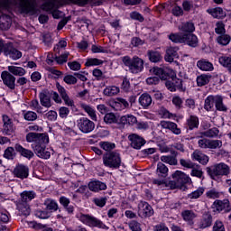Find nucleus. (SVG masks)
Masks as SVG:
<instances>
[{
	"mask_svg": "<svg viewBox=\"0 0 231 231\" xmlns=\"http://www.w3.org/2000/svg\"><path fill=\"white\" fill-rule=\"evenodd\" d=\"M211 79H212V75L210 74H201L197 77V85L199 88H203V86H207V84L210 82Z\"/></svg>",
	"mask_w": 231,
	"mask_h": 231,
	"instance_id": "36",
	"label": "nucleus"
},
{
	"mask_svg": "<svg viewBox=\"0 0 231 231\" xmlns=\"http://www.w3.org/2000/svg\"><path fill=\"white\" fill-rule=\"evenodd\" d=\"M63 82H65V84H68L69 86H73L77 84L78 79L76 76L68 74L63 78Z\"/></svg>",
	"mask_w": 231,
	"mask_h": 231,
	"instance_id": "55",
	"label": "nucleus"
},
{
	"mask_svg": "<svg viewBox=\"0 0 231 231\" xmlns=\"http://www.w3.org/2000/svg\"><path fill=\"white\" fill-rule=\"evenodd\" d=\"M215 107L217 111H223V112L228 111V108L226 107V106L223 104V97L221 96H216Z\"/></svg>",
	"mask_w": 231,
	"mask_h": 231,
	"instance_id": "38",
	"label": "nucleus"
},
{
	"mask_svg": "<svg viewBox=\"0 0 231 231\" xmlns=\"http://www.w3.org/2000/svg\"><path fill=\"white\" fill-rule=\"evenodd\" d=\"M18 8L21 14H30V15H36V14H39L36 0H20Z\"/></svg>",
	"mask_w": 231,
	"mask_h": 231,
	"instance_id": "10",
	"label": "nucleus"
},
{
	"mask_svg": "<svg viewBox=\"0 0 231 231\" xmlns=\"http://www.w3.org/2000/svg\"><path fill=\"white\" fill-rule=\"evenodd\" d=\"M12 27V18L8 14H2L0 16V30L6 32Z\"/></svg>",
	"mask_w": 231,
	"mask_h": 231,
	"instance_id": "28",
	"label": "nucleus"
},
{
	"mask_svg": "<svg viewBox=\"0 0 231 231\" xmlns=\"http://www.w3.org/2000/svg\"><path fill=\"white\" fill-rule=\"evenodd\" d=\"M128 226L132 231H142V224L136 220L130 221Z\"/></svg>",
	"mask_w": 231,
	"mask_h": 231,
	"instance_id": "59",
	"label": "nucleus"
},
{
	"mask_svg": "<svg viewBox=\"0 0 231 231\" xmlns=\"http://www.w3.org/2000/svg\"><path fill=\"white\" fill-rule=\"evenodd\" d=\"M40 103L43 107H51V97L50 96V90L43 89L39 94Z\"/></svg>",
	"mask_w": 231,
	"mask_h": 231,
	"instance_id": "22",
	"label": "nucleus"
},
{
	"mask_svg": "<svg viewBox=\"0 0 231 231\" xmlns=\"http://www.w3.org/2000/svg\"><path fill=\"white\" fill-rule=\"evenodd\" d=\"M198 168H199V164H197V168L196 166L191 168L190 176H192L193 178H199V180H201V178H203V171Z\"/></svg>",
	"mask_w": 231,
	"mask_h": 231,
	"instance_id": "56",
	"label": "nucleus"
},
{
	"mask_svg": "<svg viewBox=\"0 0 231 231\" xmlns=\"http://www.w3.org/2000/svg\"><path fill=\"white\" fill-rule=\"evenodd\" d=\"M213 207L216 208L217 212H225V214L231 212L230 200L227 199L223 200L216 199L213 203Z\"/></svg>",
	"mask_w": 231,
	"mask_h": 231,
	"instance_id": "14",
	"label": "nucleus"
},
{
	"mask_svg": "<svg viewBox=\"0 0 231 231\" xmlns=\"http://www.w3.org/2000/svg\"><path fill=\"white\" fill-rule=\"evenodd\" d=\"M216 26L215 33H217V35H225V33H226V29H225V23L223 22H217Z\"/></svg>",
	"mask_w": 231,
	"mask_h": 231,
	"instance_id": "54",
	"label": "nucleus"
},
{
	"mask_svg": "<svg viewBox=\"0 0 231 231\" xmlns=\"http://www.w3.org/2000/svg\"><path fill=\"white\" fill-rule=\"evenodd\" d=\"M197 67L201 71H213L214 70V64L208 61V60L202 59L197 62Z\"/></svg>",
	"mask_w": 231,
	"mask_h": 231,
	"instance_id": "30",
	"label": "nucleus"
},
{
	"mask_svg": "<svg viewBox=\"0 0 231 231\" xmlns=\"http://www.w3.org/2000/svg\"><path fill=\"white\" fill-rule=\"evenodd\" d=\"M46 210H50L51 212H57L59 210V204L55 200H51L50 202H45Z\"/></svg>",
	"mask_w": 231,
	"mask_h": 231,
	"instance_id": "53",
	"label": "nucleus"
},
{
	"mask_svg": "<svg viewBox=\"0 0 231 231\" xmlns=\"http://www.w3.org/2000/svg\"><path fill=\"white\" fill-rule=\"evenodd\" d=\"M103 165L108 169H120L122 167V155L117 152H105L102 157Z\"/></svg>",
	"mask_w": 231,
	"mask_h": 231,
	"instance_id": "7",
	"label": "nucleus"
},
{
	"mask_svg": "<svg viewBox=\"0 0 231 231\" xmlns=\"http://www.w3.org/2000/svg\"><path fill=\"white\" fill-rule=\"evenodd\" d=\"M206 171L211 180H216L219 176H228L230 174V166L225 162H220L207 167Z\"/></svg>",
	"mask_w": 231,
	"mask_h": 231,
	"instance_id": "9",
	"label": "nucleus"
},
{
	"mask_svg": "<svg viewBox=\"0 0 231 231\" xmlns=\"http://www.w3.org/2000/svg\"><path fill=\"white\" fill-rule=\"evenodd\" d=\"M104 64V60L97 58H88L85 62L86 68H91L93 66H102Z\"/></svg>",
	"mask_w": 231,
	"mask_h": 231,
	"instance_id": "42",
	"label": "nucleus"
},
{
	"mask_svg": "<svg viewBox=\"0 0 231 231\" xmlns=\"http://www.w3.org/2000/svg\"><path fill=\"white\" fill-rule=\"evenodd\" d=\"M183 44H187L190 48H198V44H199L198 36L194 33H184Z\"/></svg>",
	"mask_w": 231,
	"mask_h": 231,
	"instance_id": "23",
	"label": "nucleus"
},
{
	"mask_svg": "<svg viewBox=\"0 0 231 231\" xmlns=\"http://www.w3.org/2000/svg\"><path fill=\"white\" fill-rule=\"evenodd\" d=\"M147 57L150 62H152L153 64L163 62V56H162V52L158 51L149 50L147 51Z\"/></svg>",
	"mask_w": 231,
	"mask_h": 231,
	"instance_id": "24",
	"label": "nucleus"
},
{
	"mask_svg": "<svg viewBox=\"0 0 231 231\" xmlns=\"http://www.w3.org/2000/svg\"><path fill=\"white\" fill-rule=\"evenodd\" d=\"M212 215L210 213H205L200 220V228H210L212 226Z\"/></svg>",
	"mask_w": 231,
	"mask_h": 231,
	"instance_id": "33",
	"label": "nucleus"
},
{
	"mask_svg": "<svg viewBox=\"0 0 231 231\" xmlns=\"http://www.w3.org/2000/svg\"><path fill=\"white\" fill-rule=\"evenodd\" d=\"M152 72L160 77L161 80H166L165 86L168 91L171 93H175V91L185 93L187 91V87H183V79L173 76L169 69L153 67Z\"/></svg>",
	"mask_w": 231,
	"mask_h": 231,
	"instance_id": "2",
	"label": "nucleus"
},
{
	"mask_svg": "<svg viewBox=\"0 0 231 231\" xmlns=\"http://www.w3.org/2000/svg\"><path fill=\"white\" fill-rule=\"evenodd\" d=\"M4 55L10 57L13 60H19V59L23 57V52L14 47V43L12 42H9L6 43L5 52H4Z\"/></svg>",
	"mask_w": 231,
	"mask_h": 231,
	"instance_id": "13",
	"label": "nucleus"
},
{
	"mask_svg": "<svg viewBox=\"0 0 231 231\" xmlns=\"http://www.w3.org/2000/svg\"><path fill=\"white\" fill-rule=\"evenodd\" d=\"M168 39L174 42L175 44H183L185 42V33L181 32H171Z\"/></svg>",
	"mask_w": 231,
	"mask_h": 231,
	"instance_id": "32",
	"label": "nucleus"
},
{
	"mask_svg": "<svg viewBox=\"0 0 231 231\" xmlns=\"http://www.w3.org/2000/svg\"><path fill=\"white\" fill-rule=\"evenodd\" d=\"M206 197L208 199H217L218 198L221 197V193L216 190L215 188H213L206 192Z\"/></svg>",
	"mask_w": 231,
	"mask_h": 231,
	"instance_id": "52",
	"label": "nucleus"
},
{
	"mask_svg": "<svg viewBox=\"0 0 231 231\" xmlns=\"http://www.w3.org/2000/svg\"><path fill=\"white\" fill-rule=\"evenodd\" d=\"M77 125L79 131L84 133V134H88V133H92V131L95 130V123L88 117H80L78 119Z\"/></svg>",
	"mask_w": 231,
	"mask_h": 231,
	"instance_id": "11",
	"label": "nucleus"
},
{
	"mask_svg": "<svg viewBox=\"0 0 231 231\" xmlns=\"http://www.w3.org/2000/svg\"><path fill=\"white\" fill-rule=\"evenodd\" d=\"M180 30L184 32V33H192L193 32H195L196 27L194 26V23L192 22H187L186 23H184Z\"/></svg>",
	"mask_w": 231,
	"mask_h": 231,
	"instance_id": "46",
	"label": "nucleus"
},
{
	"mask_svg": "<svg viewBox=\"0 0 231 231\" xmlns=\"http://www.w3.org/2000/svg\"><path fill=\"white\" fill-rule=\"evenodd\" d=\"M14 174L15 178H19L20 180H26V178L30 176V168L24 164H18L14 169Z\"/></svg>",
	"mask_w": 231,
	"mask_h": 231,
	"instance_id": "18",
	"label": "nucleus"
},
{
	"mask_svg": "<svg viewBox=\"0 0 231 231\" xmlns=\"http://www.w3.org/2000/svg\"><path fill=\"white\" fill-rule=\"evenodd\" d=\"M231 37L230 34H220L217 38V42L220 44V46H228L230 44Z\"/></svg>",
	"mask_w": 231,
	"mask_h": 231,
	"instance_id": "41",
	"label": "nucleus"
},
{
	"mask_svg": "<svg viewBox=\"0 0 231 231\" xmlns=\"http://www.w3.org/2000/svg\"><path fill=\"white\" fill-rule=\"evenodd\" d=\"M161 162L163 163H168L169 165H178V159L171 155H162L161 157Z\"/></svg>",
	"mask_w": 231,
	"mask_h": 231,
	"instance_id": "45",
	"label": "nucleus"
},
{
	"mask_svg": "<svg viewBox=\"0 0 231 231\" xmlns=\"http://www.w3.org/2000/svg\"><path fill=\"white\" fill-rule=\"evenodd\" d=\"M118 93H120V88L116 86L107 87L103 91L105 97H115V95H118Z\"/></svg>",
	"mask_w": 231,
	"mask_h": 231,
	"instance_id": "39",
	"label": "nucleus"
},
{
	"mask_svg": "<svg viewBox=\"0 0 231 231\" xmlns=\"http://www.w3.org/2000/svg\"><path fill=\"white\" fill-rule=\"evenodd\" d=\"M77 219H79L83 225L90 226V228H99L101 230H107L109 226H106L102 220L89 214L79 213L76 216Z\"/></svg>",
	"mask_w": 231,
	"mask_h": 231,
	"instance_id": "8",
	"label": "nucleus"
},
{
	"mask_svg": "<svg viewBox=\"0 0 231 231\" xmlns=\"http://www.w3.org/2000/svg\"><path fill=\"white\" fill-rule=\"evenodd\" d=\"M208 145V149H219L223 147V142L220 140H209Z\"/></svg>",
	"mask_w": 231,
	"mask_h": 231,
	"instance_id": "60",
	"label": "nucleus"
},
{
	"mask_svg": "<svg viewBox=\"0 0 231 231\" xmlns=\"http://www.w3.org/2000/svg\"><path fill=\"white\" fill-rule=\"evenodd\" d=\"M56 89H58V93L61 100H64V98H67L69 96L68 95V90H66L60 82H56Z\"/></svg>",
	"mask_w": 231,
	"mask_h": 231,
	"instance_id": "49",
	"label": "nucleus"
},
{
	"mask_svg": "<svg viewBox=\"0 0 231 231\" xmlns=\"http://www.w3.org/2000/svg\"><path fill=\"white\" fill-rule=\"evenodd\" d=\"M106 124H118V117L114 113H107L104 116Z\"/></svg>",
	"mask_w": 231,
	"mask_h": 231,
	"instance_id": "47",
	"label": "nucleus"
},
{
	"mask_svg": "<svg viewBox=\"0 0 231 231\" xmlns=\"http://www.w3.org/2000/svg\"><path fill=\"white\" fill-rule=\"evenodd\" d=\"M156 174L159 178H167L169 176V168L162 162L157 163Z\"/></svg>",
	"mask_w": 231,
	"mask_h": 231,
	"instance_id": "31",
	"label": "nucleus"
},
{
	"mask_svg": "<svg viewBox=\"0 0 231 231\" xmlns=\"http://www.w3.org/2000/svg\"><path fill=\"white\" fill-rule=\"evenodd\" d=\"M172 180H169L170 190H189V185H192V179L187 173L177 170L171 174Z\"/></svg>",
	"mask_w": 231,
	"mask_h": 231,
	"instance_id": "3",
	"label": "nucleus"
},
{
	"mask_svg": "<svg viewBox=\"0 0 231 231\" xmlns=\"http://www.w3.org/2000/svg\"><path fill=\"white\" fill-rule=\"evenodd\" d=\"M209 14L212 15V17H214V19H221V17H224L223 8L221 7L211 9Z\"/></svg>",
	"mask_w": 231,
	"mask_h": 231,
	"instance_id": "51",
	"label": "nucleus"
},
{
	"mask_svg": "<svg viewBox=\"0 0 231 231\" xmlns=\"http://www.w3.org/2000/svg\"><path fill=\"white\" fill-rule=\"evenodd\" d=\"M62 3L64 5H69V3H71L72 5H77L78 6H88V5L101 6L102 5L101 1L95 2V0H62ZM54 8L55 0H49L41 6V9L43 10V12H51V10H53Z\"/></svg>",
	"mask_w": 231,
	"mask_h": 231,
	"instance_id": "5",
	"label": "nucleus"
},
{
	"mask_svg": "<svg viewBox=\"0 0 231 231\" xmlns=\"http://www.w3.org/2000/svg\"><path fill=\"white\" fill-rule=\"evenodd\" d=\"M35 198H37V193L33 190H24L20 194V199L18 200L16 207L22 216L28 217L30 212H32L30 204L28 203H30L32 199H35Z\"/></svg>",
	"mask_w": 231,
	"mask_h": 231,
	"instance_id": "4",
	"label": "nucleus"
},
{
	"mask_svg": "<svg viewBox=\"0 0 231 231\" xmlns=\"http://www.w3.org/2000/svg\"><path fill=\"white\" fill-rule=\"evenodd\" d=\"M35 216L39 217V219H48L51 217V212L46 210V209H37L35 211Z\"/></svg>",
	"mask_w": 231,
	"mask_h": 231,
	"instance_id": "48",
	"label": "nucleus"
},
{
	"mask_svg": "<svg viewBox=\"0 0 231 231\" xmlns=\"http://www.w3.org/2000/svg\"><path fill=\"white\" fill-rule=\"evenodd\" d=\"M7 69L8 72L14 77H24V75L26 74V69L23 67L11 65L7 67Z\"/></svg>",
	"mask_w": 231,
	"mask_h": 231,
	"instance_id": "29",
	"label": "nucleus"
},
{
	"mask_svg": "<svg viewBox=\"0 0 231 231\" xmlns=\"http://www.w3.org/2000/svg\"><path fill=\"white\" fill-rule=\"evenodd\" d=\"M49 95L56 104H60L62 102V98L57 91L49 90Z\"/></svg>",
	"mask_w": 231,
	"mask_h": 231,
	"instance_id": "63",
	"label": "nucleus"
},
{
	"mask_svg": "<svg viewBox=\"0 0 231 231\" xmlns=\"http://www.w3.org/2000/svg\"><path fill=\"white\" fill-rule=\"evenodd\" d=\"M15 151L17 154H19L22 158H25L26 160H32L35 157V153L33 151L24 148L21 143H15Z\"/></svg>",
	"mask_w": 231,
	"mask_h": 231,
	"instance_id": "19",
	"label": "nucleus"
},
{
	"mask_svg": "<svg viewBox=\"0 0 231 231\" xmlns=\"http://www.w3.org/2000/svg\"><path fill=\"white\" fill-rule=\"evenodd\" d=\"M139 208L138 216L140 217H151V216L154 215V209L147 201H141Z\"/></svg>",
	"mask_w": 231,
	"mask_h": 231,
	"instance_id": "16",
	"label": "nucleus"
},
{
	"mask_svg": "<svg viewBox=\"0 0 231 231\" xmlns=\"http://www.w3.org/2000/svg\"><path fill=\"white\" fill-rule=\"evenodd\" d=\"M128 140L130 142V145L133 149H136V151H140V149H142V147H143V145L145 143H147V142L145 141V139L140 135H138V134H131L128 135Z\"/></svg>",
	"mask_w": 231,
	"mask_h": 231,
	"instance_id": "12",
	"label": "nucleus"
},
{
	"mask_svg": "<svg viewBox=\"0 0 231 231\" xmlns=\"http://www.w3.org/2000/svg\"><path fill=\"white\" fill-rule=\"evenodd\" d=\"M123 64L128 68L130 73L136 75L143 71V60L138 56H134L130 58L129 56H125L122 58Z\"/></svg>",
	"mask_w": 231,
	"mask_h": 231,
	"instance_id": "6",
	"label": "nucleus"
},
{
	"mask_svg": "<svg viewBox=\"0 0 231 231\" xmlns=\"http://www.w3.org/2000/svg\"><path fill=\"white\" fill-rule=\"evenodd\" d=\"M181 217L184 221H188V223H192L194 218L196 217V214L192 210L186 209L181 212Z\"/></svg>",
	"mask_w": 231,
	"mask_h": 231,
	"instance_id": "43",
	"label": "nucleus"
},
{
	"mask_svg": "<svg viewBox=\"0 0 231 231\" xmlns=\"http://www.w3.org/2000/svg\"><path fill=\"white\" fill-rule=\"evenodd\" d=\"M201 134L202 136H206V138H217V136H219V129L213 127L208 131L202 132Z\"/></svg>",
	"mask_w": 231,
	"mask_h": 231,
	"instance_id": "40",
	"label": "nucleus"
},
{
	"mask_svg": "<svg viewBox=\"0 0 231 231\" xmlns=\"http://www.w3.org/2000/svg\"><path fill=\"white\" fill-rule=\"evenodd\" d=\"M153 231H170L165 223H160L153 226Z\"/></svg>",
	"mask_w": 231,
	"mask_h": 231,
	"instance_id": "64",
	"label": "nucleus"
},
{
	"mask_svg": "<svg viewBox=\"0 0 231 231\" xmlns=\"http://www.w3.org/2000/svg\"><path fill=\"white\" fill-rule=\"evenodd\" d=\"M139 104L142 106L143 109H149L150 106L152 104V97L148 93H143L139 97Z\"/></svg>",
	"mask_w": 231,
	"mask_h": 231,
	"instance_id": "27",
	"label": "nucleus"
},
{
	"mask_svg": "<svg viewBox=\"0 0 231 231\" xmlns=\"http://www.w3.org/2000/svg\"><path fill=\"white\" fill-rule=\"evenodd\" d=\"M68 57H69V52H65L60 56H57V54H55V61L60 66H62V64H66V62H68Z\"/></svg>",
	"mask_w": 231,
	"mask_h": 231,
	"instance_id": "50",
	"label": "nucleus"
},
{
	"mask_svg": "<svg viewBox=\"0 0 231 231\" xmlns=\"http://www.w3.org/2000/svg\"><path fill=\"white\" fill-rule=\"evenodd\" d=\"M4 125L2 129V133L5 136H12L14 134V122L12 118L7 115H4L2 117Z\"/></svg>",
	"mask_w": 231,
	"mask_h": 231,
	"instance_id": "15",
	"label": "nucleus"
},
{
	"mask_svg": "<svg viewBox=\"0 0 231 231\" xmlns=\"http://www.w3.org/2000/svg\"><path fill=\"white\" fill-rule=\"evenodd\" d=\"M171 102L176 109H181L183 107V99L180 96L173 97Z\"/></svg>",
	"mask_w": 231,
	"mask_h": 231,
	"instance_id": "62",
	"label": "nucleus"
},
{
	"mask_svg": "<svg viewBox=\"0 0 231 231\" xmlns=\"http://www.w3.org/2000/svg\"><path fill=\"white\" fill-rule=\"evenodd\" d=\"M212 231H226L225 228V224H223V221L217 219L214 222L212 226Z\"/></svg>",
	"mask_w": 231,
	"mask_h": 231,
	"instance_id": "58",
	"label": "nucleus"
},
{
	"mask_svg": "<svg viewBox=\"0 0 231 231\" xmlns=\"http://www.w3.org/2000/svg\"><path fill=\"white\" fill-rule=\"evenodd\" d=\"M191 158L194 162H199V163H200L201 165H207V163H208L210 160V158L207 154L200 152H194L191 154Z\"/></svg>",
	"mask_w": 231,
	"mask_h": 231,
	"instance_id": "26",
	"label": "nucleus"
},
{
	"mask_svg": "<svg viewBox=\"0 0 231 231\" xmlns=\"http://www.w3.org/2000/svg\"><path fill=\"white\" fill-rule=\"evenodd\" d=\"M25 140L28 143H32L31 147L38 158L42 160L51 158V149L47 148L48 143H50L48 133L30 132L26 134Z\"/></svg>",
	"mask_w": 231,
	"mask_h": 231,
	"instance_id": "1",
	"label": "nucleus"
},
{
	"mask_svg": "<svg viewBox=\"0 0 231 231\" xmlns=\"http://www.w3.org/2000/svg\"><path fill=\"white\" fill-rule=\"evenodd\" d=\"M204 192H205V188L199 187L198 189L188 194V198L189 199H198L201 198V196H203Z\"/></svg>",
	"mask_w": 231,
	"mask_h": 231,
	"instance_id": "44",
	"label": "nucleus"
},
{
	"mask_svg": "<svg viewBox=\"0 0 231 231\" xmlns=\"http://www.w3.org/2000/svg\"><path fill=\"white\" fill-rule=\"evenodd\" d=\"M186 129L187 131H194L199 127V117L198 116L191 115L186 119Z\"/></svg>",
	"mask_w": 231,
	"mask_h": 231,
	"instance_id": "20",
	"label": "nucleus"
},
{
	"mask_svg": "<svg viewBox=\"0 0 231 231\" xmlns=\"http://www.w3.org/2000/svg\"><path fill=\"white\" fill-rule=\"evenodd\" d=\"M162 126L163 129H169L173 134L179 135L181 133V128L178 127V125L172 121H163L162 122Z\"/></svg>",
	"mask_w": 231,
	"mask_h": 231,
	"instance_id": "25",
	"label": "nucleus"
},
{
	"mask_svg": "<svg viewBox=\"0 0 231 231\" xmlns=\"http://www.w3.org/2000/svg\"><path fill=\"white\" fill-rule=\"evenodd\" d=\"M216 106V96H208L204 101V109L208 112L212 111Z\"/></svg>",
	"mask_w": 231,
	"mask_h": 231,
	"instance_id": "35",
	"label": "nucleus"
},
{
	"mask_svg": "<svg viewBox=\"0 0 231 231\" xmlns=\"http://www.w3.org/2000/svg\"><path fill=\"white\" fill-rule=\"evenodd\" d=\"M218 62L224 68H227V69H229V68H231V58L230 57L222 56L218 59Z\"/></svg>",
	"mask_w": 231,
	"mask_h": 231,
	"instance_id": "57",
	"label": "nucleus"
},
{
	"mask_svg": "<svg viewBox=\"0 0 231 231\" xmlns=\"http://www.w3.org/2000/svg\"><path fill=\"white\" fill-rule=\"evenodd\" d=\"M1 79L5 86H6L9 89H15V76H13L8 72V70H4L1 73Z\"/></svg>",
	"mask_w": 231,
	"mask_h": 231,
	"instance_id": "17",
	"label": "nucleus"
},
{
	"mask_svg": "<svg viewBox=\"0 0 231 231\" xmlns=\"http://www.w3.org/2000/svg\"><path fill=\"white\" fill-rule=\"evenodd\" d=\"M180 164L185 169H194V167H196V163L192 162L190 160L180 159Z\"/></svg>",
	"mask_w": 231,
	"mask_h": 231,
	"instance_id": "61",
	"label": "nucleus"
},
{
	"mask_svg": "<svg viewBox=\"0 0 231 231\" xmlns=\"http://www.w3.org/2000/svg\"><path fill=\"white\" fill-rule=\"evenodd\" d=\"M100 149L106 151V152H115V149H116V143H111L109 141H101L99 142Z\"/></svg>",
	"mask_w": 231,
	"mask_h": 231,
	"instance_id": "34",
	"label": "nucleus"
},
{
	"mask_svg": "<svg viewBox=\"0 0 231 231\" xmlns=\"http://www.w3.org/2000/svg\"><path fill=\"white\" fill-rule=\"evenodd\" d=\"M88 189L91 192H100L107 189V184L100 180H91L88 182Z\"/></svg>",
	"mask_w": 231,
	"mask_h": 231,
	"instance_id": "21",
	"label": "nucleus"
},
{
	"mask_svg": "<svg viewBox=\"0 0 231 231\" xmlns=\"http://www.w3.org/2000/svg\"><path fill=\"white\" fill-rule=\"evenodd\" d=\"M17 157V151H15V144L14 147L8 146L4 152V158L5 160H15Z\"/></svg>",
	"mask_w": 231,
	"mask_h": 231,
	"instance_id": "37",
	"label": "nucleus"
}]
</instances>
